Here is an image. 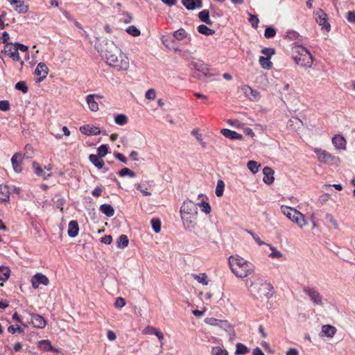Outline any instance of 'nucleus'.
I'll list each match as a JSON object with an SVG mask.
<instances>
[{
    "instance_id": "nucleus-7",
    "label": "nucleus",
    "mask_w": 355,
    "mask_h": 355,
    "mask_svg": "<svg viewBox=\"0 0 355 355\" xmlns=\"http://www.w3.org/2000/svg\"><path fill=\"white\" fill-rule=\"evenodd\" d=\"M252 293L257 298L267 297L269 298L272 294L270 293L272 286L268 283L252 284L251 285Z\"/></svg>"
},
{
    "instance_id": "nucleus-21",
    "label": "nucleus",
    "mask_w": 355,
    "mask_h": 355,
    "mask_svg": "<svg viewBox=\"0 0 355 355\" xmlns=\"http://www.w3.org/2000/svg\"><path fill=\"white\" fill-rule=\"evenodd\" d=\"M263 181L267 184H271L274 182V171L268 166L263 169Z\"/></svg>"
},
{
    "instance_id": "nucleus-3",
    "label": "nucleus",
    "mask_w": 355,
    "mask_h": 355,
    "mask_svg": "<svg viewBox=\"0 0 355 355\" xmlns=\"http://www.w3.org/2000/svg\"><path fill=\"white\" fill-rule=\"evenodd\" d=\"M293 58L295 62L305 68H309L313 64V56L307 49L298 45L293 49Z\"/></svg>"
},
{
    "instance_id": "nucleus-54",
    "label": "nucleus",
    "mask_w": 355,
    "mask_h": 355,
    "mask_svg": "<svg viewBox=\"0 0 355 355\" xmlns=\"http://www.w3.org/2000/svg\"><path fill=\"white\" fill-rule=\"evenodd\" d=\"M275 53V49L271 48H264L261 50V53L265 55V57H268L269 58H270Z\"/></svg>"
},
{
    "instance_id": "nucleus-60",
    "label": "nucleus",
    "mask_w": 355,
    "mask_h": 355,
    "mask_svg": "<svg viewBox=\"0 0 355 355\" xmlns=\"http://www.w3.org/2000/svg\"><path fill=\"white\" fill-rule=\"evenodd\" d=\"M288 124L289 125H301L302 124V121L300 119H299L298 118H293V119H291L288 121Z\"/></svg>"
},
{
    "instance_id": "nucleus-58",
    "label": "nucleus",
    "mask_w": 355,
    "mask_h": 355,
    "mask_svg": "<svg viewBox=\"0 0 355 355\" xmlns=\"http://www.w3.org/2000/svg\"><path fill=\"white\" fill-rule=\"evenodd\" d=\"M101 241L106 245H109L112 241V237L110 235H105L101 238Z\"/></svg>"
},
{
    "instance_id": "nucleus-40",
    "label": "nucleus",
    "mask_w": 355,
    "mask_h": 355,
    "mask_svg": "<svg viewBox=\"0 0 355 355\" xmlns=\"http://www.w3.org/2000/svg\"><path fill=\"white\" fill-rule=\"evenodd\" d=\"M270 247V249L272 250V252L269 254V257L271 258H276V259H280L282 257V254L278 251L275 247L270 245L266 244Z\"/></svg>"
},
{
    "instance_id": "nucleus-16",
    "label": "nucleus",
    "mask_w": 355,
    "mask_h": 355,
    "mask_svg": "<svg viewBox=\"0 0 355 355\" xmlns=\"http://www.w3.org/2000/svg\"><path fill=\"white\" fill-rule=\"evenodd\" d=\"M31 323L35 328L43 329L46 325V320L40 315L36 313H31Z\"/></svg>"
},
{
    "instance_id": "nucleus-52",
    "label": "nucleus",
    "mask_w": 355,
    "mask_h": 355,
    "mask_svg": "<svg viewBox=\"0 0 355 355\" xmlns=\"http://www.w3.org/2000/svg\"><path fill=\"white\" fill-rule=\"evenodd\" d=\"M125 305V300L121 297H118L116 299L114 306L117 309H121Z\"/></svg>"
},
{
    "instance_id": "nucleus-44",
    "label": "nucleus",
    "mask_w": 355,
    "mask_h": 355,
    "mask_svg": "<svg viewBox=\"0 0 355 355\" xmlns=\"http://www.w3.org/2000/svg\"><path fill=\"white\" fill-rule=\"evenodd\" d=\"M183 6L189 10H193L196 8L194 0H182Z\"/></svg>"
},
{
    "instance_id": "nucleus-31",
    "label": "nucleus",
    "mask_w": 355,
    "mask_h": 355,
    "mask_svg": "<svg viewBox=\"0 0 355 355\" xmlns=\"http://www.w3.org/2000/svg\"><path fill=\"white\" fill-rule=\"evenodd\" d=\"M198 31L205 35H211L215 33V31L209 28H208L206 25L201 24L198 26Z\"/></svg>"
},
{
    "instance_id": "nucleus-59",
    "label": "nucleus",
    "mask_w": 355,
    "mask_h": 355,
    "mask_svg": "<svg viewBox=\"0 0 355 355\" xmlns=\"http://www.w3.org/2000/svg\"><path fill=\"white\" fill-rule=\"evenodd\" d=\"M347 19L349 22L355 23V11L348 12Z\"/></svg>"
},
{
    "instance_id": "nucleus-28",
    "label": "nucleus",
    "mask_w": 355,
    "mask_h": 355,
    "mask_svg": "<svg viewBox=\"0 0 355 355\" xmlns=\"http://www.w3.org/2000/svg\"><path fill=\"white\" fill-rule=\"evenodd\" d=\"M198 17L202 22L208 25H212V21L209 19V12L207 10H204L198 13Z\"/></svg>"
},
{
    "instance_id": "nucleus-15",
    "label": "nucleus",
    "mask_w": 355,
    "mask_h": 355,
    "mask_svg": "<svg viewBox=\"0 0 355 355\" xmlns=\"http://www.w3.org/2000/svg\"><path fill=\"white\" fill-rule=\"evenodd\" d=\"M38 348L43 352H53L56 354H62V352L60 349L55 348L51 345V343L49 340H42L38 342L37 345Z\"/></svg>"
},
{
    "instance_id": "nucleus-25",
    "label": "nucleus",
    "mask_w": 355,
    "mask_h": 355,
    "mask_svg": "<svg viewBox=\"0 0 355 355\" xmlns=\"http://www.w3.org/2000/svg\"><path fill=\"white\" fill-rule=\"evenodd\" d=\"M10 198V191L8 186L4 184L0 185V200L7 202Z\"/></svg>"
},
{
    "instance_id": "nucleus-8",
    "label": "nucleus",
    "mask_w": 355,
    "mask_h": 355,
    "mask_svg": "<svg viewBox=\"0 0 355 355\" xmlns=\"http://www.w3.org/2000/svg\"><path fill=\"white\" fill-rule=\"evenodd\" d=\"M192 69L195 71L193 76L198 79H203L211 76L209 69L202 60H192L191 62Z\"/></svg>"
},
{
    "instance_id": "nucleus-55",
    "label": "nucleus",
    "mask_w": 355,
    "mask_h": 355,
    "mask_svg": "<svg viewBox=\"0 0 355 355\" xmlns=\"http://www.w3.org/2000/svg\"><path fill=\"white\" fill-rule=\"evenodd\" d=\"M8 331L12 334H14L17 332L23 333L24 329L20 326H17L15 327L11 325L8 328Z\"/></svg>"
},
{
    "instance_id": "nucleus-23",
    "label": "nucleus",
    "mask_w": 355,
    "mask_h": 355,
    "mask_svg": "<svg viewBox=\"0 0 355 355\" xmlns=\"http://www.w3.org/2000/svg\"><path fill=\"white\" fill-rule=\"evenodd\" d=\"M220 133L230 139H241L243 136L238 132L230 129L224 128L220 130Z\"/></svg>"
},
{
    "instance_id": "nucleus-13",
    "label": "nucleus",
    "mask_w": 355,
    "mask_h": 355,
    "mask_svg": "<svg viewBox=\"0 0 355 355\" xmlns=\"http://www.w3.org/2000/svg\"><path fill=\"white\" fill-rule=\"evenodd\" d=\"M316 21L320 26L329 30L330 28L329 24L327 22V15L322 9H318L314 12Z\"/></svg>"
},
{
    "instance_id": "nucleus-26",
    "label": "nucleus",
    "mask_w": 355,
    "mask_h": 355,
    "mask_svg": "<svg viewBox=\"0 0 355 355\" xmlns=\"http://www.w3.org/2000/svg\"><path fill=\"white\" fill-rule=\"evenodd\" d=\"M99 156L96 155H90L89 157V161L98 169H101L104 166V162Z\"/></svg>"
},
{
    "instance_id": "nucleus-36",
    "label": "nucleus",
    "mask_w": 355,
    "mask_h": 355,
    "mask_svg": "<svg viewBox=\"0 0 355 355\" xmlns=\"http://www.w3.org/2000/svg\"><path fill=\"white\" fill-rule=\"evenodd\" d=\"M114 122L119 125H124L128 123V117L123 114H117L114 117Z\"/></svg>"
},
{
    "instance_id": "nucleus-41",
    "label": "nucleus",
    "mask_w": 355,
    "mask_h": 355,
    "mask_svg": "<svg viewBox=\"0 0 355 355\" xmlns=\"http://www.w3.org/2000/svg\"><path fill=\"white\" fill-rule=\"evenodd\" d=\"M119 175L121 177L128 175L130 178H135L136 174L133 171L130 170V168H123L119 172Z\"/></svg>"
},
{
    "instance_id": "nucleus-42",
    "label": "nucleus",
    "mask_w": 355,
    "mask_h": 355,
    "mask_svg": "<svg viewBox=\"0 0 355 355\" xmlns=\"http://www.w3.org/2000/svg\"><path fill=\"white\" fill-rule=\"evenodd\" d=\"M126 32L134 37L139 36L141 34L140 31L133 25L128 26L126 28Z\"/></svg>"
},
{
    "instance_id": "nucleus-50",
    "label": "nucleus",
    "mask_w": 355,
    "mask_h": 355,
    "mask_svg": "<svg viewBox=\"0 0 355 355\" xmlns=\"http://www.w3.org/2000/svg\"><path fill=\"white\" fill-rule=\"evenodd\" d=\"M157 96V93L155 89H149L146 91L145 94V98L148 100H154L155 99Z\"/></svg>"
},
{
    "instance_id": "nucleus-64",
    "label": "nucleus",
    "mask_w": 355,
    "mask_h": 355,
    "mask_svg": "<svg viewBox=\"0 0 355 355\" xmlns=\"http://www.w3.org/2000/svg\"><path fill=\"white\" fill-rule=\"evenodd\" d=\"M191 134L196 137V139L200 141V142H202V135L198 132V131L197 130H193L192 132H191Z\"/></svg>"
},
{
    "instance_id": "nucleus-39",
    "label": "nucleus",
    "mask_w": 355,
    "mask_h": 355,
    "mask_svg": "<svg viewBox=\"0 0 355 355\" xmlns=\"http://www.w3.org/2000/svg\"><path fill=\"white\" fill-rule=\"evenodd\" d=\"M173 36L178 40H182L187 36V33L184 28H180L173 33Z\"/></svg>"
},
{
    "instance_id": "nucleus-27",
    "label": "nucleus",
    "mask_w": 355,
    "mask_h": 355,
    "mask_svg": "<svg viewBox=\"0 0 355 355\" xmlns=\"http://www.w3.org/2000/svg\"><path fill=\"white\" fill-rule=\"evenodd\" d=\"M79 231L78 223H69L68 235L69 237H76Z\"/></svg>"
},
{
    "instance_id": "nucleus-48",
    "label": "nucleus",
    "mask_w": 355,
    "mask_h": 355,
    "mask_svg": "<svg viewBox=\"0 0 355 355\" xmlns=\"http://www.w3.org/2000/svg\"><path fill=\"white\" fill-rule=\"evenodd\" d=\"M198 207H200L202 208V211L205 214H208L211 212V208L210 205L205 201H202L201 203L197 204Z\"/></svg>"
},
{
    "instance_id": "nucleus-33",
    "label": "nucleus",
    "mask_w": 355,
    "mask_h": 355,
    "mask_svg": "<svg viewBox=\"0 0 355 355\" xmlns=\"http://www.w3.org/2000/svg\"><path fill=\"white\" fill-rule=\"evenodd\" d=\"M10 274V270L8 267L1 266L0 267V281L5 282L6 281Z\"/></svg>"
},
{
    "instance_id": "nucleus-10",
    "label": "nucleus",
    "mask_w": 355,
    "mask_h": 355,
    "mask_svg": "<svg viewBox=\"0 0 355 355\" xmlns=\"http://www.w3.org/2000/svg\"><path fill=\"white\" fill-rule=\"evenodd\" d=\"M303 292L309 297L315 304L323 306L322 297L316 289L311 287H304Z\"/></svg>"
},
{
    "instance_id": "nucleus-17",
    "label": "nucleus",
    "mask_w": 355,
    "mask_h": 355,
    "mask_svg": "<svg viewBox=\"0 0 355 355\" xmlns=\"http://www.w3.org/2000/svg\"><path fill=\"white\" fill-rule=\"evenodd\" d=\"M8 2L10 5L15 6V10L19 14L28 11V6L24 4V0H10Z\"/></svg>"
},
{
    "instance_id": "nucleus-18",
    "label": "nucleus",
    "mask_w": 355,
    "mask_h": 355,
    "mask_svg": "<svg viewBox=\"0 0 355 355\" xmlns=\"http://www.w3.org/2000/svg\"><path fill=\"white\" fill-rule=\"evenodd\" d=\"M95 97L100 98L101 96L97 94H89L86 96V101L89 109L94 112H96L99 110L98 104L94 99Z\"/></svg>"
},
{
    "instance_id": "nucleus-45",
    "label": "nucleus",
    "mask_w": 355,
    "mask_h": 355,
    "mask_svg": "<svg viewBox=\"0 0 355 355\" xmlns=\"http://www.w3.org/2000/svg\"><path fill=\"white\" fill-rule=\"evenodd\" d=\"M248 351V347L242 343L236 344V354H245Z\"/></svg>"
},
{
    "instance_id": "nucleus-1",
    "label": "nucleus",
    "mask_w": 355,
    "mask_h": 355,
    "mask_svg": "<svg viewBox=\"0 0 355 355\" xmlns=\"http://www.w3.org/2000/svg\"><path fill=\"white\" fill-rule=\"evenodd\" d=\"M103 53L109 66L117 71H127L129 69V58L112 41L105 42Z\"/></svg>"
},
{
    "instance_id": "nucleus-2",
    "label": "nucleus",
    "mask_w": 355,
    "mask_h": 355,
    "mask_svg": "<svg viewBox=\"0 0 355 355\" xmlns=\"http://www.w3.org/2000/svg\"><path fill=\"white\" fill-rule=\"evenodd\" d=\"M229 263L232 272L240 278L246 277L254 270L253 264L239 256H231Z\"/></svg>"
},
{
    "instance_id": "nucleus-32",
    "label": "nucleus",
    "mask_w": 355,
    "mask_h": 355,
    "mask_svg": "<svg viewBox=\"0 0 355 355\" xmlns=\"http://www.w3.org/2000/svg\"><path fill=\"white\" fill-rule=\"evenodd\" d=\"M268 57L261 56L259 58V62L260 65L266 69H270L272 68V62L270 61Z\"/></svg>"
},
{
    "instance_id": "nucleus-43",
    "label": "nucleus",
    "mask_w": 355,
    "mask_h": 355,
    "mask_svg": "<svg viewBox=\"0 0 355 355\" xmlns=\"http://www.w3.org/2000/svg\"><path fill=\"white\" fill-rule=\"evenodd\" d=\"M211 352L212 355H228L227 351L220 347H212Z\"/></svg>"
},
{
    "instance_id": "nucleus-47",
    "label": "nucleus",
    "mask_w": 355,
    "mask_h": 355,
    "mask_svg": "<svg viewBox=\"0 0 355 355\" xmlns=\"http://www.w3.org/2000/svg\"><path fill=\"white\" fill-rule=\"evenodd\" d=\"M25 153L24 155V157L30 159L32 158L33 155V148L30 144H26L24 148Z\"/></svg>"
},
{
    "instance_id": "nucleus-51",
    "label": "nucleus",
    "mask_w": 355,
    "mask_h": 355,
    "mask_svg": "<svg viewBox=\"0 0 355 355\" xmlns=\"http://www.w3.org/2000/svg\"><path fill=\"white\" fill-rule=\"evenodd\" d=\"M276 34V31L275 30V28H273L272 27H267L266 29H265V31H264V36L266 38H271V37H273Z\"/></svg>"
},
{
    "instance_id": "nucleus-6",
    "label": "nucleus",
    "mask_w": 355,
    "mask_h": 355,
    "mask_svg": "<svg viewBox=\"0 0 355 355\" xmlns=\"http://www.w3.org/2000/svg\"><path fill=\"white\" fill-rule=\"evenodd\" d=\"M314 152L317 155L318 160L320 162L333 166H338L340 163L339 157L331 155L325 150L315 148Z\"/></svg>"
},
{
    "instance_id": "nucleus-56",
    "label": "nucleus",
    "mask_w": 355,
    "mask_h": 355,
    "mask_svg": "<svg viewBox=\"0 0 355 355\" xmlns=\"http://www.w3.org/2000/svg\"><path fill=\"white\" fill-rule=\"evenodd\" d=\"M10 109V103L8 101H0V110L2 111H8Z\"/></svg>"
},
{
    "instance_id": "nucleus-46",
    "label": "nucleus",
    "mask_w": 355,
    "mask_h": 355,
    "mask_svg": "<svg viewBox=\"0 0 355 355\" xmlns=\"http://www.w3.org/2000/svg\"><path fill=\"white\" fill-rule=\"evenodd\" d=\"M15 89L19 91H21L24 94H26L28 91V87H27L26 83L24 81H19L15 85Z\"/></svg>"
},
{
    "instance_id": "nucleus-11",
    "label": "nucleus",
    "mask_w": 355,
    "mask_h": 355,
    "mask_svg": "<svg viewBox=\"0 0 355 355\" xmlns=\"http://www.w3.org/2000/svg\"><path fill=\"white\" fill-rule=\"evenodd\" d=\"M48 73L49 69L46 64L44 62H40L35 70V74L37 76L36 82H42L47 76Z\"/></svg>"
},
{
    "instance_id": "nucleus-62",
    "label": "nucleus",
    "mask_w": 355,
    "mask_h": 355,
    "mask_svg": "<svg viewBox=\"0 0 355 355\" xmlns=\"http://www.w3.org/2000/svg\"><path fill=\"white\" fill-rule=\"evenodd\" d=\"M107 337L111 341L115 340L116 338V336L115 333L111 330L107 331Z\"/></svg>"
},
{
    "instance_id": "nucleus-34",
    "label": "nucleus",
    "mask_w": 355,
    "mask_h": 355,
    "mask_svg": "<svg viewBox=\"0 0 355 355\" xmlns=\"http://www.w3.org/2000/svg\"><path fill=\"white\" fill-rule=\"evenodd\" d=\"M191 276L195 280L198 281L199 283L203 285L208 284L207 276L205 273H201L199 275L192 274Z\"/></svg>"
},
{
    "instance_id": "nucleus-37",
    "label": "nucleus",
    "mask_w": 355,
    "mask_h": 355,
    "mask_svg": "<svg viewBox=\"0 0 355 355\" xmlns=\"http://www.w3.org/2000/svg\"><path fill=\"white\" fill-rule=\"evenodd\" d=\"M248 168L253 173L255 174L258 172L261 164H258L257 162L251 160L249 161L247 164Z\"/></svg>"
},
{
    "instance_id": "nucleus-35",
    "label": "nucleus",
    "mask_w": 355,
    "mask_h": 355,
    "mask_svg": "<svg viewBox=\"0 0 355 355\" xmlns=\"http://www.w3.org/2000/svg\"><path fill=\"white\" fill-rule=\"evenodd\" d=\"M129 240L126 235H121L117 240V246L121 248H124L128 245Z\"/></svg>"
},
{
    "instance_id": "nucleus-30",
    "label": "nucleus",
    "mask_w": 355,
    "mask_h": 355,
    "mask_svg": "<svg viewBox=\"0 0 355 355\" xmlns=\"http://www.w3.org/2000/svg\"><path fill=\"white\" fill-rule=\"evenodd\" d=\"M100 210L102 213L109 217L112 216L114 214V208L108 204H103L101 205Z\"/></svg>"
},
{
    "instance_id": "nucleus-22",
    "label": "nucleus",
    "mask_w": 355,
    "mask_h": 355,
    "mask_svg": "<svg viewBox=\"0 0 355 355\" xmlns=\"http://www.w3.org/2000/svg\"><path fill=\"white\" fill-rule=\"evenodd\" d=\"M242 90L243 93L245 94L246 96H248L250 100L252 101H257L259 96V92L253 89L252 87H250L248 85H244L242 87Z\"/></svg>"
},
{
    "instance_id": "nucleus-38",
    "label": "nucleus",
    "mask_w": 355,
    "mask_h": 355,
    "mask_svg": "<svg viewBox=\"0 0 355 355\" xmlns=\"http://www.w3.org/2000/svg\"><path fill=\"white\" fill-rule=\"evenodd\" d=\"M224 188H225V184H224L223 181L221 180H218L216 191H215L216 195L218 197H220L223 195Z\"/></svg>"
},
{
    "instance_id": "nucleus-4",
    "label": "nucleus",
    "mask_w": 355,
    "mask_h": 355,
    "mask_svg": "<svg viewBox=\"0 0 355 355\" xmlns=\"http://www.w3.org/2000/svg\"><path fill=\"white\" fill-rule=\"evenodd\" d=\"M180 216L184 222H194L198 220V205L191 200L184 201L180 208Z\"/></svg>"
},
{
    "instance_id": "nucleus-63",
    "label": "nucleus",
    "mask_w": 355,
    "mask_h": 355,
    "mask_svg": "<svg viewBox=\"0 0 355 355\" xmlns=\"http://www.w3.org/2000/svg\"><path fill=\"white\" fill-rule=\"evenodd\" d=\"M10 39V35L9 34L7 33V32H3V34H2V37L1 38L2 42L3 44H5V45L7 44V43H9L8 41V40Z\"/></svg>"
},
{
    "instance_id": "nucleus-5",
    "label": "nucleus",
    "mask_w": 355,
    "mask_h": 355,
    "mask_svg": "<svg viewBox=\"0 0 355 355\" xmlns=\"http://www.w3.org/2000/svg\"><path fill=\"white\" fill-rule=\"evenodd\" d=\"M28 50V46L18 42L7 43L4 46L3 52L6 53L13 61L20 60L19 51L26 52Z\"/></svg>"
},
{
    "instance_id": "nucleus-53",
    "label": "nucleus",
    "mask_w": 355,
    "mask_h": 355,
    "mask_svg": "<svg viewBox=\"0 0 355 355\" xmlns=\"http://www.w3.org/2000/svg\"><path fill=\"white\" fill-rule=\"evenodd\" d=\"M250 18L249 21L251 24L252 26L254 28H257L258 26L259 20L256 15L249 14Z\"/></svg>"
},
{
    "instance_id": "nucleus-12",
    "label": "nucleus",
    "mask_w": 355,
    "mask_h": 355,
    "mask_svg": "<svg viewBox=\"0 0 355 355\" xmlns=\"http://www.w3.org/2000/svg\"><path fill=\"white\" fill-rule=\"evenodd\" d=\"M31 281L33 288H37L40 284L47 286L49 283V279L42 273H37L33 275Z\"/></svg>"
},
{
    "instance_id": "nucleus-57",
    "label": "nucleus",
    "mask_w": 355,
    "mask_h": 355,
    "mask_svg": "<svg viewBox=\"0 0 355 355\" xmlns=\"http://www.w3.org/2000/svg\"><path fill=\"white\" fill-rule=\"evenodd\" d=\"M157 329H156L155 327H152V326H147L146 327L143 331H142V333L144 334H155L156 331H157Z\"/></svg>"
},
{
    "instance_id": "nucleus-19",
    "label": "nucleus",
    "mask_w": 355,
    "mask_h": 355,
    "mask_svg": "<svg viewBox=\"0 0 355 355\" xmlns=\"http://www.w3.org/2000/svg\"><path fill=\"white\" fill-rule=\"evenodd\" d=\"M80 132L87 135H98L101 133L100 128L96 126L86 125L80 128Z\"/></svg>"
},
{
    "instance_id": "nucleus-61",
    "label": "nucleus",
    "mask_w": 355,
    "mask_h": 355,
    "mask_svg": "<svg viewBox=\"0 0 355 355\" xmlns=\"http://www.w3.org/2000/svg\"><path fill=\"white\" fill-rule=\"evenodd\" d=\"M115 157L121 161V162L126 164L127 163V159L126 157L123 155L121 153H117L114 155Z\"/></svg>"
},
{
    "instance_id": "nucleus-14",
    "label": "nucleus",
    "mask_w": 355,
    "mask_h": 355,
    "mask_svg": "<svg viewBox=\"0 0 355 355\" xmlns=\"http://www.w3.org/2000/svg\"><path fill=\"white\" fill-rule=\"evenodd\" d=\"M11 163L12 168L16 173H19L22 171L21 166L23 164V157L20 153H16L12 155L11 158Z\"/></svg>"
},
{
    "instance_id": "nucleus-49",
    "label": "nucleus",
    "mask_w": 355,
    "mask_h": 355,
    "mask_svg": "<svg viewBox=\"0 0 355 355\" xmlns=\"http://www.w3.org/2000/svg\"><path fill=\"white\" fill-rule=\"evenodd\" d=\"M97 152H98V154L96 155L99 156L100 157H105L107 155V146L105 145V144L101 145L97 148Z\"/></svg>"
},
{
    "instance_id": "nucleus-29",
    "label": "nucleus",
    "mask_w": 355,
    "mask_h": 355,
    "mask_svg": "<svg viewBox=\"0 0 355 355\" xmlns=\"http://www.w3.org/2000/svg\"><path fill=\"white\" fill-rule=\"evenodd\" d=\"M33 167L34 168L35 174L39 176H42L44 180L48 179V178H49L51 176V174H48V175H45V173L43 171L42 167L37 162H33Z\"/></svg>"
},
{
    "instance_id": "nucleus-20",
    "label": "nucleus",
    "mask_w": 355,
    "mask_h": 355,
    "mask_svg": "<svg viewBox=\"0 0 355 355\" xmlns=\"http://www.w3.org/2000/svg\"><path fill=\"white\" fill-rule=\"evenodd\" d=\"M336 328L330 324H324L322 326V330L320 334V336H325L328 338H333L336 333Z\"/></svg>"
},
{
    "instance_id": "nucleus-24",
    "label": "nucleus",
    "mask_w": 355,
    "mask_h": 355,
    "mask_svg": "<svg viewBox=\"0 0 355 355\" xmlns=\"http://www.w3.org/2000/svg\"><path fill=\"white\" fill-rule=\"evenodd\" d=\"M332 143L336 149H345L346 141L340 135H336L332 138Z\"/></svg>"
},
{
    "instance_id": "nucleus-9",
    "label": "nucleus",
    "mask_w": 355,
    "mask_h": 355,
    "mask_svg": "<svg viewBox=\"0 0 355 355\" xmlns=\"http://www.w3.org/2000/svg\"><path fill=\"white\" fill-rule=\"evenodd\" d=\"M282 211L291 222H300L304 220V215L296 209L282 206Z\"/></svg>"
}]
</instances>
